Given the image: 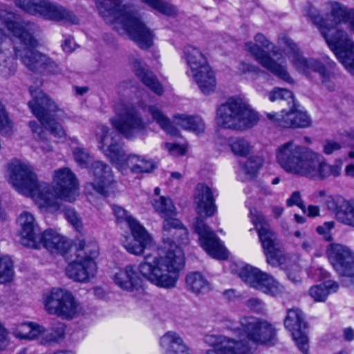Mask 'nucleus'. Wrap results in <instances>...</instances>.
<instances>
[{"label":"nucleus","mask_w":354,"mask_h":354,"mask_svg":"<svg viewBox=\"0 0 354 354\" xmlns=\"http://www.w3.org/2000/svg\"><path fill=\"white\" fill-rule=\"evenodd\" d=\"M174 240L183 245L189 243L188 230L177 218L163 223L162 244L153 253L145 255L139 266L142 277L157 287H176L184 268V253Z\"/></svg>","instance_id":"f257e3e1"},{"label":"nucleus","mask_w":354,"mask_h":354,"mask_svg":"<svg viewBox=\"0 0 354 354\" xmlns=\"http://www.w3.org/2000/svg\"><path fill=\"white\" fill-rule=\"evenodd\" d=\"M10 179L17 191L31 197L40 208L57 210L59 199L71 202L75 200L77 189V179L68 167L54 171L53 192L48 183L39 181L32 168L19 160H12L8 165Z\"/></svg>","instance_id":"f03ea898"},{"label":"nucleus","mask_w":354,"mask_h":354,"mask_svg":"<svg viewBox=\"0 0 354 354\" xmlns=\"http://www.w3.org/2000/svg\"><path fill=\"white\" fill-rule=\"evenodd\" d=\"M328 14L324 19L313 7H310L308 15L319 28L329 48L345 68L354 75V42L348 34L339 28V24L349 23L354 31V10L348 9L337 1L326 3Z\"/></svg>","instance_id":"7ed1b4c3"},{"label":"nucleus","mask_w":354,"mask_h":354,"mask_svg":"<svg viewBox=\"0 0 354 354\" xmlns=\"http://www.w3.org/2000/svg\"><path fill=\"white\" fill-rule=\"evenodd\" d=\"M278 163L286 172L313 180H324L340 174L342 161L328 165L324 157L310 148L289 141L280 145L276 152Z\"/></svg>","instance_id":"20e7f679"},{"label":"nucleus","mask_w":354,"mask_h":354,"mask_svg":"<svg viewBox=\"0 0 354 354\" xmlns=\"http://www.w3.org/2000/svg\"><path fill=\"white\" fill-rule=\"evenodd\" d=\"M223 329L235 337L223 335V354H252L258 344H272L276 331L268 322L256 317H244L239 324L223 319Z\"/></svg>","instance_id":"39448f33"},{"label":"nucleus","mask_w":354,"mask_h":354,"mask_svg":"<svg viewBox=\"0 0 354 354\" xmlns=\"http://www.w3.org/2000/svg\"><path fill=\"white\" fill-rule=\"evenodd\" d=\"M0 19L8 30L20 40V46L15 48V56L30 71L42 74H57L60 68L51 58L35 50L37 41L33 37L35 26L30 23H19L14 13L0 10Z\"/></svg>","instance_id":"423d86ee"},{"label":"nucleus","mask_w":354,"mask_h":354,"mask_svg":"<svg viewBox=\"0 0 354 354\" xmlns=\"http://www.w3.org/2000/svg\"><path fill=\"white\" fill-rule=\"evenodd\" d=\"M124 0H95L100 15L107 24H119L130 38L142 49L153 44L152 31L140 20L139 14L123 4Z\"/></svg>","instance_id":"0eeeda50"},{"label":"nucleus","mask_w":354,"mask_h":354,"mask_svg":"<svg viewBox=\"0 0 354 354\" xmlns=\"http://www.w3.org/2000/svg\"><path fill=\"white\" fill-rule=\"evenodd\" d=\"M30 93L32 100L28 102V106L34 115L39 120L42 126L37 122H29L34 138L40 143L42 151L48 152L52 150V146L48 142L46 131L43 127L50 133L59 138H64L66 132L62 126L54 119L55 113L62 112L57 105L41 90L30 87Z\"/></svg>","instance_id":"6e6552de"},{"label":"nucleus","mask_w":354,"mask_h":354,"mask_svg":"<svg viewBox=\"0 0 354 354\" xmlns=\"http://www.w3.org/2000/svg\"><path fill=\"white\" fill-rule=\"evenodd\" d=\"M97 147L102 153L116 165L117 168L124 172L127 168L133 174L150 173L156 167L150 159L136 154H130L127 158L120 142L119 135L110 131L105 125L100 124L96 129Z\"/></svg>","instance_id":"1a4fd4ad"},{"label":"nucleus","mask_w":354,"mask_h":354,"mask_svg":"<svg viewBox=\"0 0 354 354\" xmlns=\"http://www.w3.org/2000/svg\"><path fill=\"white\" fill-rule=\"evenodd\" d=\"M97 255L98 246L95 242L77 240L71 248V258L66 256L71 260L66 268L67 277L75 281L87 282L96 273L97 266L93 259Z\"/></svg>","instance_id":"9d476101"},{"label":"nucleus","mask_w":354,"mask_h":354,"mask_svg":"<svg viewBox=\"0 0 354 354\" xmlns=\"http://www.w3.org/2000/svg\"><path fill=\"white\" fill-rule=\"evenodd\" d=\"M232 260L231 253L223 245V261H225L223 264V267L228 266L232 273L238 274L250 286L267 295L277 297L283 292V286L272 276L261 271L257 268L250 265L237 264L232 262Z\"/></svg>","instance_id":"9b49d317"},{"label":"nucleus","mask_w":354,"mask_h":354,"mask_svg":"<svg viewBox=\"0 0 354 354\" xmlns=\"http://www.w3.org/2000/svg\"><path fill=\"white\" fill-rule=\"evenodd\" d=\"M280 45L289 61L297 71L306 76H310L312 72L316 73L319 75L322 84L328 91H332L335 89L334 74L326 66L317 59L304 58L297 44L288 37L280 38Z\"/></svg>","instance_id":"f8f14e48"},{"label":"nucleus","mask_w":354,"mask_h":354,"mask_svg":"<svg viewBox=\"0 0 354 354\" xmlns=\"http://www.w3.org/2000/svg\"><path fill=\"white\" fill-rule=\"evenodd\" d=\"M258 113L240 96L229 97L223 103V128L244 131L254 127Z\"/></svg>","instance_id":"ddd939ff"},{"label":"nucleus","mask_w":354,"mask_h":354,"mask_svg":"<svg viewBox=\"0 0 354 354\" xmlns=\"http://www.w3.org/2000/svg\"><path fill=\"white\" fill-rule=\"evenodd\" d=\"M15 5L27 13L46 20L77 24V16L65 7L49 0H14Z\"/></svg>","instance_id":"4468645a"},{"label":"nucleus","mask_w":354,"mask_h":354,"mask_svg":"<svg viewBox=\"0 0 354 354\" xmlns=\"http://www.w3.org/2000/svg\"><path fill=\"white\" fill-rule=\"evenodd\" d=\"M114 110L115 116L110 122L124 138L131 139L146 131L147 125L137 106L121 102L115 105Z\"/></svg>","instance_id":"2eb2a0df"},{"label":"nucleus","mask_w":354,"mask_h":354,"mask_svg":"<svg viewBox=\"0 0 354 354\" xmlns=\"http://www.w3.org/2000/svg\"><path fill=\"white\" fill-rule=\"evenodd\" d=\"M250 215L258 232L267 263L274 267L279 266L284 258L283 251L279 247L277 235L270 230L261 212L256 209H251Z\"/></svg>","instance_id":"dca6fc26"},{"label":"nucleus","mask_w":354,"mask_h":354,"mask_svg":"<svg viewBox=\"0 0 354 354\" xmlns=\"http://www.w3.org/2000/svg\"><path fill=\"white\" fill-rule=\"evenodd\" d=\"M254 40L255 44L246 43L245 48L254 57L255 59L277 77L289 84H292L294 80L287 71L286 62L277 63L265 50V49L270 50L272 44L261 33L256 35Z\"/></svg>","instance_id":"f3484780"},{"label":"nucleus","mask_w":354,"mask_h":354,"mask_svg":"<svg viewBox=\"0 0 354 354\" xmlns=\"http://www.w3.org/2000/svg\"><path fill=\"white\" fill-rule=\"evenodd\" d=\"M43 300L44 309L50 315L70 320L77 314L79 304L66 289L54 288L44 296Z\"/></svg>","instance_id":"a211bd4d"},{"label":"nucleus","mask_w":354,"mask_h":354,"mask_svg":"<svg viewBox=\"0 0 354 354\" xmlns=\"http://www.w3.org/2000/svg\"><path fill=\"white\" fill-rule=\"evenodd\" d=\"M284 326L291 333L299 349L307 354L309 346L308 339L305 332L307 324L304 313L298 308L288 309L284 319Z\"/></svg>","instance_id":"6ab92c4d"},{"label":"nucleus","mask_w":354,"mask_h":354,"mask_svg":"<svg viewBox=\"0 0 354 354\" xmlns=\"http://www.w3.org/2000/svg\"><path fill=\"white\" fill-rule=\"evenodd\" d=\"M327 257L334 270L340 276L354 275V252L341 244H330L326 250Z\"/></svg>","instance_id":"aec40b11"},{"label":"nucleus","mask_w":354,"mask_h":354,"mask_svg":"<svg viewBox=\"0 0 354 354\" xmlns=\"http://www.w3.org/2000/svg\"><path fill=\"white\" fill-rule=\"evenodd\" d=\"M93 182L86 185V189L92 188L96 193L104 197L114 192L115 182L109 165L102 161H95L91 165Z\"/></svg>","instance_id":"412c9836"},{"label":"nucleus","mask_w":354,"mask_h":354,"mask_svg":"<svg viewBox=\"0 0 354 354\" xmlns=\"http://www.w3.org/2000/svg\"><path fill=\"white\" fill-rule=\"evenodd\" d=\"M193 230L198 235L200 245L204 250L212 257L221 260V240L204 220L197 217L193 223Z\"/></svg>","instance_id":"4be33fe9"},{"label":"nucleus","mask_w":354,"mask_h":354,"mask_svg":"<svg viewBox=\"0 0 354 354\" xmlns=\"http://www.w3.org/2000/svg\"><path fill=\"white\" fill-rule=\"evenodd\" d=\"M269 120L283 128H305L311 124V120L306 112L299 111L295 102L289 106L288 111L283 109L279 113H268Z\"/></svg>","instance_id":"5701e85b"},{"label":"nucleus","mask_w":354,"mask_h":354,"mask_svg":"<svg viewBox=\"0 0 354 354\" xmlns=\"http://www.w3.org/2000/svg\"><path fill=\"white\" fill-rule=\"evenodd\" d=\"M35 246H29V248L39 249L43 247L51 253L66 256L71 253V248L74 246V244L71 245L70 241L66 237L51 229L38 234L35 238Z\"/></svg>","instance_id":"b1692460"},{"label":"nucleus","mask_w":354,"mask_h":354,"mask_svg":"<svg viewBox=\"0 0 354 354\" xmlns=\"http://www.w3.org/2000/svg\"><path fill=\"white\" fill-rule=\"evenodd\" d=\"M141 261L140 263H141ZM138 267L127 265L123 268L118 269L111 276L114 283L123 290L128 292L142 290V280L139 273L142 276Z\"/></svg>","instance_id":"393cba45"},{"label":"nucleus","mask_w":354,"mask_h":354,"mask_svg":"<svg viewBox=\"0 0 354 354\" xmlns=\"http://www.w3.org/2000/svg\"><path fill=\"white\" fill-rule=\"evenodd\" d=\"M130 228L133 238L127 239L123 243V245L128 252L136 256L141 254L146 255L145 250L151 248L153 245V239L147 232L145 228L140 224H132ZM150 252L149 254H151ZM145 258L143 259V260Z\"/></svg>","instance_id":"a878e982"},{"label":"nucleus","mask_w":354,"mask_h":354,"mask_svg":"<svg viewBox=\"0 0 354 354\" xmlns=\"http://www.w3.org/2000/svg\"><path fill=\"white\" fill-rule=\"evenodd\" d=\"M196 210L200 217L212 216L216 212L214 198L211 189L202 183L196 185L194 193Z\"/></svg>","instance_id":"bb28decb"},{"label":"nucleus","mask_w":354,"mask_h":354,"mask_svg":"<svg viewBox=\"0 0 354 354\" xmlns=\"http://www.w3.org/2000/svg\"><path fill=\"white\" fill-rule=\"evenodd\" d=\"M131 64L136 75L147 86L158 95L163 93V88L153 73L138 58L132 57Z\"/></svg>","instance_id":"cd10ccee"},{"label":"nucleus","mask_w":354,"mask_h":354,"mask_svg":"<svg viewBox=\"0 0 354 354\" xmlns=\"http://www.w3.org/2000/svg\"><path fill=\"white\" fill-rule=\"evenodd\" d=\"M18 222L21 226V244L26 247L35 246V238L38 234L33 215L24 211L19 215Z\"/></svg>","instance_id":"c85d7f7f"},{"label":"nucleus","mask_w":354,"mask_h":354,"mask_svg":"<svg viewBox=\"0 0 354 354\" xmlns=\"http://www.w3.org/2000/svg\"><path fill=\"white\" fill-rule=\"evenodd\" d=\"M184 55L188 66L190 68L191 74L203 70L207 71L208 66L206 57L197 48L193 46H187L184 48Z\"/></svg>","instance_id":"c756f323"},{"label":"nucleus","mask_w":354,"mask_h":354,"mask_svg":"<svg viewBox=\"0 0 354 354\" xmlns=\"http://www.w3.org/2000/svg\"><path fill=\"white\" fill-rule=\"evenodd\" d=\"M199 70L191 75L197 84L201 92L205 95H209L214 91L216 86L214 72L211 67L208 66L207 71Z\"/></svg>","instance_id":"7c9ffc66"},{"label":"nucleus","mask_w":354,"mask_h":354,"mask_svg":"<svg viewBox=\"0 0 354 354\" xmlns=\"http://www.w3.org/2000/svg\"><path fill=\"white\" fill-rule=\"evenodd\" d=\"M187 289L196 295L205 294L212 289L210 283L199 272H192L185 277Z\"/></svg>","instance_id":"2f4dec72"},{"label":"nucleus","mask_w":354,"mask_h":354,"mask_svg":"<svg viewBox=\"0 0 354 354\" xmlns=\"http://www.w3.org/2000/svg\"><path fill=\"white\" fill-rule=\"evenodd\" d=\"M176 124L183 129L190 131L196 135L203 133L205 124L203 120L198 115H176L175 117Z\"/></svg>","instance_id":"473e14b6"},{"label":"nucleus","mask_w":354,"mask_h":354,"mask_svg":"<svg viewBox=\"0 0 354 354\" xmlns=\"http://www.w3.org/2000/svg\"><path fill=\"white\" fill-rule=\"evenodd\" d=\"M161 346L167 350V354H183L187 346L182 338L174 332H167L160 339Z\"/></svg>","instance_id":"72a5a7b5"},{"label":"nucleus","mask_w":354,"mask_h":354,"mask_svg":"<svg viewBox=\"0 0 354 354\" xmlns=\"http://www.w3.org/2000/svg\"><path fill=\"white\" fill-rule=\"evenodd\" d=\"M338 288L337 282L328 280L311 287L309 290V295L315 301H324L329 294L337 292Z\"/></svg>","instance_id":"f704fd0d"},{"label":"nucleus","mask_w":354,"mask_h":354,"mask_svg":"<svg viewBox=\"0 0 354 354\" xmlns=\"http://www.w3.org/2000/svg\"><path fill=\"white\" fill-rule=\"evenodd\" d=\"M263 165V159L259 156H251L241 163V171L245 174V180H251L255 178Z\"/></svg>","instance_id":"c9c22d12"},{"label":"nucleus","mask_w":354,"mask_h":354,"mask_svg":"<svg viewBox=\"0 0 354 354\" xmlns=\"http://www.w3.org/2000/svg\"><path fill=\"white\" fill-rule=\"evenodd\" d=\"M153 207L156 212L164 218V222L167 220H176V208L170 198L160 196L158 200H155Z\"/></svg>","instance_id":"e433bc0d"},{"label":"nucleus","mask_w":354,"mask_h":354,"mask_svg":"<svg viewBox=\"0 0 354 354\" xmlns=\"http://www.w3.org/2000/svg\"><path fill=\"white\" fill-rule=\"evenodd\" d=\"M148 111L151 115L153 120H155L167 133L171 136H177L178 134V129L157 106H149L148 107Z\"/></svg>","instance_id":"4c0bfd02"},{"label":"nucleus","mask_w":354,"mask_h":354,"mask_svg":"<svg viewBox=\"0 0 354 354\" xmlns=\"http://www.w3.org/2000/svg\"><path fill=\"white\" fill-rule=\"evenodd\" d=\"M44 332V328L39 325H33L31 323H23L14 332V335L17 338L21 339H33L39 335H41V333Z\"/></svg>","instance_id":"58836bf2"},{"label":"nucleus","mask_w":354,"mask_h":354,"mask_svg":"<svg viewBox=\"0 0 354 354\" xmlns=\"http://www.w3.org/2000/svg\"><path fill=\"white\" fill-rule=\"evenodd\" d=\"M229 145L232 152L239 156H246L252 149V146L244 138H232L229 140Z\"/></svg>","instance_id":"ea45409f"},{"label":"nucleus","mask_w":354,"mask_h":354,"mask_svg":"<svg viewBox=\"0 0 354 354\" xmlns=\"http://www.w3.org/2000/svg\"><path fill=\"white\" fill-rule=\"evenodd\" d=\"M151 8L167 16H176L178 10L176 6L162 0H140Z\"/></svg>","instance_id":"a19ab883"},{"label":"nucleus","mask_w":354,"mask_h":354,"mask_svg":"<svg viewBox=\"0 0 354 354\" xmlns=\"http://www.w3.org/2000/svg\"><path fill=\"white\" fill-rule=\"evenodd\" d=\"M14 276L13 262L8 256L0 257V283L10 282Z\"/></svg>","instance_id":"79ce46f5"},{"label":"nucleus","mask_w":354,"mask_h":354,"mask_svg":"<svg viewBox=\"0 0 354 354\" xmlns=\"http://www.w3.org/2000/svg\"><path fill=\"white\" fill-rule=\"evenodd\" d=\"M270 101L274 102L277 100L286 101L287 104L290 106L295 102L293 93L290 90L279 87L274 88L268 93Z\"/></svg>","instance_id":"37998d69"},{"label":"nucleus","mask_w":354,"mask_h":354,"mask_svg":"<svg viewBox=\"0 0 354 354\" xmlns=\"http://www.w3.org/2000/svg\"><path fill=\"white\" fill-rule=\"evenodd\" d=\"M337 220L348 225L354 226V203L346 201L337 213Z\"/></svg>","instance_id":"c03bdc74"},{"label":"nucleus","mask_w":354,"mask_h":354,"mask_svg":"<svg viewBox=\"0 0 354 354\" xmlns=\"http://www.w3.org/2000/svg\"><path fill=\"white\" fill-rule=\"evenodd\" d=\"M64 332L65 325L63 323L57 322L49 330L44 328L41 336L46 342H55L64 336Z\"/></svg>","instance_id":"a18cd8bd"},{"label":"nucleus","mask_w":354,"mask_h":354,"mask_svg":"<svg viewBox=\"0 0 354 354\" xmlns=\"http://www.w3.org/2000/svg\"><path fill=\"white\" fill-rule=\"evenodd\" d=\"M112 210L118 223H125L129 228L132 227L131 224H140L131 217L123 207L117 205H112Z\"/></svg>","instance_id":"49530a36"},{"label":"nucleus","mask_w":354,"mask_h":354,"mask_svg":"<svg viewBox=\"0 0 354 354\" xmlns=\"http://www.w3.org/2000/svg\"><path fill=\"white\" fill-rule=\"evenodd\" d=\"M73 155L75 161L82 168H86L91 162L93 158L83 147H77L74 148Z\"/></svg>","instance_id":"de8ad7c7"},{"label":"nucleus","mask_w":354,"mask_h":354,"mask_svg":"<svg viewBox=\"0 0 354 354\" xmlns=\"http://www.w3.org/2000/svg\"><path fill=\"white\" fill-rule=\"evenodd\" d=\"M12 124L3 104L0 102V132L8 134L11 132Z\"/></svg>","instance_id":"09e8293b"},{"label":"nucleus","mask_w":354,"mask_h":354,"mask_svg":"<svg viewBox=\"0 0 354 354\" xmlns=\"http://www.w3.org/2000/svg\"><path fill=\"white\" fill-rule=\"evenodd\" d=\"M15 71V65L13 58L7 57L0 62V75L3 77H9Z\"/></svg>","instance_id":"8fccbe9b"},{"label":"nucleus","mask_w":354,"mask_h":354,"mask_svg":"<svg viewBox=\"0 0 354 354\" xmlns=\"http://www.w3.org/2000/svg\"><path fill=\"white\" fill-rule=\"evenodd\" d=\"M346 200L342 197L338 196L336 198H329L326 201V206L329 210L335 214L337 218V213L340 211V209L343 207Z\"/></svg>","instance_id":"3c124183"},{"label":"nucleus","mask_w":354,"mask_h":354,"mask_svg":"<svg viewBox=\"0 0 354 354\" xmlns=\"http://www.w3.org/2000/svg\"><path fill=\"white\" fill-rule=\"evenodd\" d=\"M286 205L288 207L297 205L304 212H306V206L301 200V194L299 191H295L292 193L290 197L286 200Z\"/></svg>","instance_id":"603ef678"},{"label":"nucleus","mask_w":354,"mask_h":354,"mask_svg":"<svg viewBox=\"0 0 354 354\" xmlns=\"http://www.w3.org/2000/svg\"><path fill=\"white\" fill-rule=\"evenodd\" d=\"M204 341L212 348H221V337L219 334L209 333L205 336Z\"/></svg>","instance_id":"864d4df0"},{"label":"nucleus","mask_w":354,"mask_h":354,"mask_svg":"<svg viewBox=\"0 0 354 354\" xmlns=\"http://www.w3.org/2000/svg\"><path fill=\"white\" fill-rule=\"evenodd\" d=\"M334 225L333 221L325 222L322 225L317 226L316 231L318 234H323L326 241H330L332 238L329 232L334 227Z\"/></svg>","instance_id":"5fc2aeb1"},{"label":"nucleus","mask_w":354,"mask_h":354,"mask_svg":"<svg viewBox=\"0 0 354 354\" xmlns=\"http://www.w3.org/2000/svg\"><path fill=\"white\" fill-rule=\"evenodd\" d=\"M246 306L251 310L257 313L262 312L265 307L263 301L258 298L249 299L246 302Z\"/></svg>","instance_id":"6e6d98bb"},{"label":"nucleus","mask_w":354,"mask_h":354,"mask_svg":"<svg viewBox=\"0 0 354 354\" xmlns=\"http://www.w3.org/2000/svg\"><path fill=\"white\" fill-rule=\"evenodd\" d=\"M165 147L171 155L180 156L185 153V148L178 144L165 143Z\"/></svg>","instance_id":"4d7b16f0"},{"label":"nucleus","mask_w":354,"mask_h":354,"mask_svg":"<svg viewBox=\"0 0 354 354\" xmlns=\"http://www.w3.org/2000/svg\"><path fill=\"white\" fill-rule=\"evenodd\" d=\"M341 149L340 143L333 140H326L324 145V153L326 155H330L333 152Z\"/></svg>","instance_id":"13d9d810"},{"label":"nucleus","mask_w":354,"mask_h":354,"mask_svg":"<svg viewBox=\"0 0 354 354\" xmlns=\"http://www.w3.org/2000/svg\"><path fill=\"white\" fill-rule=\"evenodd\" d=\"M64 216L67 221L70 222L73 225H78L79 219L77 213L73 209L69 208L66 209Z\"/></svg>","instance_id":"bf43d9fd"},{"label":"nucleus","mask_w":354,"mask_h":354,"mask_svg":"<svg viewBox=\"0 0 354 354\" xmlns=\"http://www.w3.org/2000/svg\"><path fill=\"white\" fill-rule=\"evenodd\" d=\"M239 70L242 73H257L259 71V68L257 66L251 65L250 64H247L245 62H241L239 64Z\"/></svg>","instance_id":"052dcab7"},{"label":"nucleus","mask_w":354,"mask_h":354,"mask_svg":"<svg viewBox=\"0 0 354 354\" xmlns=\"http://www.w3.org/2000/svg\"><path fill=\"white\" fill-rule=\"evenodd\" d=\"M73 40L71 37L66 38L62 44L63 50L66 53H71L73 50Z\"/></svg>","instance_id":"680f3d73"},{"label":"nucleus","mask_w":354,"mask_h":354,"mask_svg":"<svg viewBox=\"0 0 354 354\" xmlns=\"http://www.w3.org/2000/svg\"><path fill=\"white\" fill-rule=\"evenodd\" d=\"M257 188L259 189V194L263 196H269L272 194V191L268 185L262 183H257Z\"/></svg>","instance_id":"e2e57ef3"},{"label":"nucleus","mask_w":354,"mask_h":354,"mask_svg":"<svg viewBox=\"0 0 354 354\" xmlns=\"http://www.w3.org/2000/svg\"><path fill=\"white\" fill-rule=\"evenodd\" d=\"M343 337L346 341H352L354 339V329L351 327L345 328L343 330Z\"/></svg>","instance_id":"0e129e2a"},{"label":"nucleus","mask_w":354,"mask_h":354,"mask_svg":"<svg viewBox=\"0 0 354 354\" xmlns=\"http://www.w3.org/2000/svg\"><path fill=\"white\" fill-rule=\"evenodd\" d=\"M312 243L313 241L309 237L306 236V238L304 239L301 247L305 251L310 252L312 249Z\"/></svg>","instance_id":"69168bd1"},{"label":"nucleus","mask_w":354,"mask_h":354,"mask_svg":"<svg viewBox=\"0 0 354 354\" xmlns=\"http://www.w3.org/2000/svg\"><path fill=\"white\" fill-rule=\"evenodd\" d=\"M308 216L315 217L319 215V208L316 205H309L308 207Z\"/></svg>","instance_id":"338daca9"},{"label":"nucleus","mask_w":354,"mask_h":354,"mask_svg":"<svg viewBox=\"0 0 354 354\" xmlns=\"http://www.w3.org/2000/svg\"><path fill=\"white\" fill-rule=\"evenodd\" d=\"M272 212L275 218H279L283 212V207L273 206L272 207Z\"/></svg>","instance_id":"774afa93"}]
</instances>
